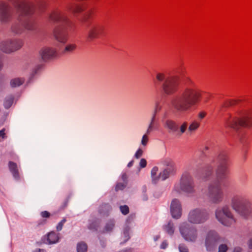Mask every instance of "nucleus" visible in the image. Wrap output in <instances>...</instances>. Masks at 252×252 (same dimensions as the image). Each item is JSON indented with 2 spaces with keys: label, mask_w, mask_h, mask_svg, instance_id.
<instances>
[{
  "label": "nucleus",
  "mask_w": 252,
  "mask_h": 252,
  "mask_svg": "<svg viewBox=\"0 0 252 252\" xmlns=\"http://www.w3.org/2000/svg\"><path fill=\"white\" fill-rule=\"evenodd\" d=\"M24 79L22 78H15L10 80V84L12 88H16L22 85Z\"/></svg>",
  "instance_id": "nucleus-28"
},
{
  "label": "nucleus",
  "mask_w": 252,
  "mask_h": 252,
  "mask_svg": "<svg viewBox=\"0 0 252 252\" xmlns=\"http://www.w3.org/2000/svg\"><path fill=\"white\" fill-rule=\"evenodd\" d=\"M148 141V138L147 136L145 134L142 136L141 140V144L143 146H146Z\"/></svg>",
  "instance_id": "nucleus-47"
},
{
  "label": "nucleus",
  "mask_w": 252,
  "mask_h": 252,
  "mask_svg": "<svg viewBox=\"0 0 252 252\" xmlns=\"http://www.w3.org/2000/svg\"><path fill=\"white\" fill-rule=\"evenodd\" d=\"M180 232L184 239L188 241L194 242L197 238L196 228L186 222L182 223L179 228Z\"/></svg>",
  "instance_id": "nucleus-12"
},
{
  "label": "nucleus",
  "mask_w": 252,
  "mask_h": 252,
  "mask_svg": "<svg viewBox=\"0 0 252 252\" xmlns=\"http://www.w3.org/2000/svg\"><path fill=\"white\" fill-rule=\"evenodd\" d=\"M126 178V174H124L122 175V178L124 180Z\"/></svg>",
  "instance_id": "nucleus-62"
},
{
  "label": "nucleus",
  "mask_w": 252,
  "mask_h": 252,
  "mask_svg": "<svg viewBox=\"0 0 252 252\" xmlns=\"http://www.w3.org/2000/svg\"><path fill=\"white\" fill-rule=\"evenodd\" d=\"M206 195L209 201L215 204H220L223 200L224 192L219 183L209 184Z\"/></svg>",
  "instance_id": "nucleus-11"
},
{
  "label": "nucleus",
  "mask_w": 252,
  "mask_h": 252,
  "mask_svg": "<svg viewBox=\"0 0 252 252\" xmlns=\"http://www.w3.org/2000/svg\"><path fill=\"white\" fill-rule=\"evenodd\" d=\"M170 212L172 217L178 219L181 217L182 208L180 201L177 199H174L171 203Z\"/></svg>",
  "instance_id": "nucleus-18"
},
{
  "label": "nucleus",
  "mask_w": 252,
  "mask_h": 252,
  "mask_svg": "<svg viewBox=\"0 0 252 252\" xmlns=\"http://www.w3.org/2000/svg\"><path fill=\"white\" fill-rule=\"evenodd\" d=\"M228 156L226 151H220L217 155L216 160L217 165L215 170L216 179L219 182H221L228 177Z\"/></svg>",
  "instance_id": "nucleus-6"
},
{
  "label": "nucleus",
  "mask_w": 252,
  "mask_h": 252,
  "mask_svg": "<svg viewBox=\"0 0 252 252\" xmlns=\"http://www.w3.org/2000/svg\"><path fill=\"white\" fill-rule=\"evenodd\" d=\"M162 164L168 167H174V163L171 158H165L161 161Z\"/></svg>",
  "instance_id": "nucleus-31"
},
{
  "label": "nucleus",
  "mask_w": 252,
  "mask_h": 252,
  "mask_svg": "<svg viewBox=\"0 0 252 252\" xmlns=\"http://www.w3.org/2000/svg\"><path fill=\"white\" fill-rule=\"evenodd\" d=\"M120 209L121 213L124 215L129 213V208L127 205L121 206Z\"/></svg>",
  "instance_id": "nucleus-40"
},
{
  "label": "nucleus",
  "mask_w": 252,
  "mask_h": 252,
  "mask_svg": "<svg viewBox=\"0 0 252 252\" xmlns=\"http://www.w3.org/2000/svg\"><path fill=\"white\" fill-rule=\"evenodd\" d=\"M174 190L179 193L185 192L192 194L195 192V185L194 179L188 171L183 173L180 180V183L174 186Z\"/></svg>",
  "instance_id": "nucleus-8"
},
{
  "label": "nucleus",
  "mask_w": 252,
  "mask_h": 252,
  "mask_svg": "<svg viewBox=\"0 0 252 252\" xmlns=\"http://www.w3.org/2000/svg\"><path fill=\"white\" fill-rule=\"evenodd\" d=\"M5 84V79L2 75H0V91L2 90Z\"/></svg>",
  "instance_id": "nucleus-44"
},
{
  "label": "nucleus",
  "mask_w": 252,
  "mask_h": 252,
  "mask_svg": "<svg viewBox=\"0 0 252 252\" xmlns=\"http://www.w3.org/2000/svg\"><path fill=\"white\" fill-rule=\"evenodd\" d=\"M217 220L222 225L230 227L236 222V219L230 206L224 205L218 207L215 211Z\"/></svg>",
  "instance_id": "nucleus-7"
},
{
  "label": "nucleus",
  "mask_w": 252,
  "mask_h": 252,
  "mask_svg": "<svg viewBox=\"0 0 252 252\" xmlns=\"http://www.w3.org/2000/svg\"><path fill=\"white\" fill-rule=\"evenodd\" d=\"M156 120V116L152 115L149 125L147 129L146 134H149L154 128V124Z\"/></svg>",
  "instance_id": "nucleus-35"
},
{
  "label": "nucleus",
  "mask_w": 252,
  "mask_h": 252,
  "mask_svg": "<svg viewBox=\"0 0 252 252\" xmlns=\"http://www.w3.org/2000/svg\"><path fill=\"white\" fill-rule=\"evenodd\" d=\"M104 26L101 24H93L88 27L87 29L88 38L90 41H92L95 38H98L101 35L104 31Z\"/></svg>",
  "instance_id": "nucleus-15"
},
{
  "label": "nucleus",
  "mask_w": 252,
  "mask_h": 252,
  "mask_svg": "<svg viewBox=\"0 0 252 252\" xmlns=\"http://www.w3.org/2000/svg\"><path fill=\"white\" fill-rule=\"evenodd\" d=\"M133 160H131V161H130L128 164H127V167H130L131 166H132L133 165Z\"/></svg>",
  "instance_id": "nucleus-60"
},
{
  "label": "nucleus",
  "mask_w": 252,
  "mask_h": 252,
  "mask_svg": "<svg viewBox=\"0 0 252 252\" xmlns=\"http://www.w3.org/2000/svg\"><path fill=\"white\" fill-rule=\"evenodd\" d=\"M224 239L214 230L208 231L206 234L205 240V246L208 251H213L217 247L219 243L223 242Z\"/></svg>",
  "instance_id": "nucleus-13"
},
{
  "label": "nucleus",
  "mask_w": 252,
  "mask_h": 252,
  "mask_svg": "<svg viewBox=\"0 0 252 252\" xmlns=\"http://www.w3.org/2000/svg\"><path fill=\"white\" fill-rule=\"evenodd\" d=\"M66 221V219L64 218L60 222H59L56 227L57 230L58 231H61Z\"/></svg>",
  "instance_id": "nucleus-41"
},
{
  "label": "nucleus",
  "mask_w": 252,
  "mask_h": 252,
  "mask_svg": "<svg viewBox=\"0 0 252 252\" xmlns=\"http://www.w3.org/2000/svg\"><path fill=\"white\" fill-rule=\"evenodd\" d=\"M213 167L211 165H204L202 163H198L195 167L196 176L203 180H207L213 172Z\"/></svg>",
  "instance_id": "nucleus-16"
},
{
  "label": "nucleus",
  "mask_w": 252,
  "mask_h": 252,
  "mask_svg": "<svg viewBox=\"0 0 252 252\" xmlns=\"http://www.w3.org/2000/svg\"><path fill=\"white\" fill-rule=\"evenodd\" d=\"M88 249L87 244L84 242H80L77 244V252H86Z\"/></svg>",
  "instance_id": "nucleus-30"
},
{
  "label": "nucleus",
  "mask_w": 252,
  "mask_h": 252,
  "mask_svg": "<svg viewBox=\"0 0 252 252\" xmlns=\"http://www.w3.org/2000/svg\"><path fill=\"white\" fill-rule=\"evenodd\" d=\"M90 14H91L90 11L86 12L82 18V21L84 22H87L90 16Z\"/></svg>",
  "instance_id": "nucleus-46"
},
{
  "label": "nucleus",
  "mask_w": 252,
  "mask_h": 252,
  "mask_svg": "<svg viewBox=\"0 0 252 252\" xmlns=\"http://www.w3.org/2000/svg\"><path fill=\"white\" fill-rule=\"evenodd\" d=\"M49 23L55 25L53 35L58 41L65 43L67 40L66 27L70 21L65 12L55 10L49 14L48 17Z\"/></svg>",
  "instance_id": "nucleus-3"
},
{
  "label": "nucleus",
  "mask_w": 252,
  "mask_h": 252,
  "mask_svg": "<svg viewBox=\"0 0 252 252\" xmlns=\"http://www.w3.org/2000/svg\"><path fill=\"white\" fill-rule=\"evenodd\" d=\"M100 225V221L98 220H95L90 223L88 228L90 230H96Z\"/></svg>",
  "instance_id": "nucleus-36"
},
{
  "label": "nucleus",
  "mask_w": 252,
  "mask_h": 252,
  "mask_svg": "<svg viewBox=\"0 0 252 252\" xmlns=\"http://www.w3.org/2000/svg\"><path fill=\"white\" fill-rule=\"evenodd\" d=\"M125 187V186L123 183H118L116 186V190H122Z\"/></svg>",
  "instance_id": "nucleus-50"
},
{
  "label": "nucleus",
  "mask_w": 252,
  "mask_h": 252,
  "mask_svg": "<svg viewBox=\"0 0 252 252\" xmlns=\"http://www.w3.org/2000/svg\"><path fill=\"white\" fill-rule=\"evenodd\" d=\"M13 100L14 97L12 95H8L6 97L3 103V105L5 108L8 109L10 108L13 103Z\"/></svg>",
  "instance_id": "nucleus-29"
},
{
  "label": "nucleus",
  "mask_w": 252,
  "mask_h": 252,
  "mask_svg": "<svg viewBox=\"0 0 252 252\" xmlns=\"http://www.w3.org/2000/svg\"><path fill=\"white\" fill-rule=\"evenodd\" d=\"M209 219V211L203 208H196L190 210L188 216V221L195 224L204 223Z\"/></svg>",
  "instance_id": "nucleus-10"
},
{
  "label": "nucleus",
  "mask_w": 252,
  "mask_h": 252,
  "mask_svg": "<svg viewBox=\"0 0 252 252\" xmlns=\"http://www.w3.org/2000/svg\"><path fill=\"white\" fill-rule=\"evenodd\" d=\"M205 116H206V113L204 112H201L198 114V117L201 119L204 118Z\"/></svg>",
  "instance_id": "nucleus-55"
},
{
  "label": "nucleus",
  "mask_w": 252,
  "mask_h": 252,
  "mask_svg": "<svg viewBox=\"0 0 252 252\" xmlns=\"http://www.w3.org/2000/svg\"><path fill=\"white\" fill-rule=\"evenodd\" d=\"M143 194L142 195V199L143 201H146L148 200V196L146 194V188L145 187H143L142 188Z\"/></svg>",
  "instance_id": "nucleus-45"
},
{
  "label": "nucleus",
  "mask_w": 252,
  "mask_h": 252,
  "mask_svg": "<svg viewBox=\"0 0 252 252\" xmlns=\"http://www.w3.org/2000/svg\"><path fill=\"white\" fill-rule=\"evenodd\" d=\"M164 128L167 130L168 133L175 134L179 129L177 123L171 119H167L163 121Z\"/></svg>",
  "instance_id": "nucleus-19"
},
{
  "label": "nucleus",
  "mask_w": 252,
  "mask_h": 252,
  "mask_svg": "<svg viewBox=\"0 0 252 252\" xmlns=\"http://www.w3.org/2000/svg\"><path fill=\"white\" fill-rule=\"evenodd\" d=\"M158 171V168L156 166L154 167L151 170V177L152 179V181L154 184L157 183V182L159 180V179H158V176H156Z\"/></svg>",
  "instance_id": "nucleus-34"
},
{
  "label": "nucleus",
  "mask_w": 252,
  "mask_h": 252,
  "mask_svg": "<svg viewBox=\"0 0 252 252\" xmlns=\"http://www.w3.org/2000/svg\"><path fill=\"white\" fill-rule=\"evenodd\" d=\"M176 170L174 167H167L161 172L158 175V179L162 181L165 180L168 178L170 175L175 174Z\"/></svg>",
  "instance_id": "nucleus-21"
},
{
  "label": "nucleus",
  "mask_w": 252,
  "mask_h": 252,
  "mask_svg": "<svg viewBox=\"0 0 252 252\" xmlns=\"http://www.w3.org/2000/svg\"><path fill=\"white\" fill-rule=\"evenodd\" d=\"M156 79L160 85L162 92L166 95H171L177 92L180 84V76L178 74L166 75L158 73Z\"/></svg>",
  "instance_id": "nucleus-5"
},
{
  "label": "nucleus",
  "mask_w": 252,
  "mask_h": 252,
  "mask_svg": "<svg viewBox=\"0 0 252 252\" xmlns=\"http://www.w3.org/2000/svg\"><path fill=\"white\" fill-rule=\"evenodd\" d=\"M111 210L110 205L108 203H104L100 206L98 210L99 213L103 215H107Z\"/></svg>",
  "instance_id": "nucleus-26"
},
{
  "label": "nucleus",
  "mask_w": 252,
  "mask_h": 252,
  "mask_svg": "<svg viewBox=\"0 0 252 252\" xmlns=\"http://www.w3.org/2000/svg\"><path fill=\"white\" fill-rule=\"evenodd\" d=\"M84 10V7L80 4L73 3L71 4L68 7V11L75 14L79 13Z\"/></svg>",
  "instance_id": "nucleus-23"
},
{
  "label": "nucleus",
  "mask_w": 252,
  "mask_h": 252,
  "mask_svg": "<svg viewBox=\"0 0 252 252\" xmlns=\"http://www.w3.org/2000/svg\"><path fill=\"white\" fill-rule=\"evenodd\" d=\"M158 238L159 236H157L156 238H155V241H157Z\"/></svg>",
  "instance_id": "nucleus-64"
},
{
  "label": "nucleus",
  "mask_w": 252,
  "mask_h": 252,
  "mask_svg": "<svg viewBox=\"0 0 252 252\" xmlns=\"http://www.w3.org/2000/svg\"><path fill=\"white\" fill-rule=\"evenodd\" d=\"M143 154V151L141 149H138V150L136 151V153L135 154L134 157L136 158H139L140 157H141Z\"/></svg>",
  "instance_id": "nucleus-49"
},
{
  "label": "nucleus",
  "mask_w": 252,
  "mask_h": 252,
  "mask_svg": "<svg viewBox=\"0 0 252 252\" xmlns=\"http://www.w3.org/2000/svg\"><path fill=\"white\" fill-rule=\"evenodd\" d=\"M5 129L3 128L1 130H0V137H1L2 138H5Z\"/></svg>",
  "instance_id": "nucleus-56"
},
{
  "label": "nucleus",
  "mask_w": 252,
  "mask_h": 252,
  "mask_svg": "<svg viewBox=\"0 0 252 252\" xmlns=\"http://www.w3.org/2000/svg\"><path fill=\"white\" fill-rule=\"evenodd\" d=\"M188 126V124L187 122H184L180 127V130L176 132V135L177 136H181L186 130Z\"/></svg>",
  "instance_id": "nucleus-37"
},
{
  "label": "nucleus",
  "mask_w": 252,
  "mask_h": 252,
  "mask_svg": "<svg viewBox=\"0 0 252 252\" xmlns=\"http://www.w3.org/2000/svg\"><path fill=\"white\" fill-rule=\"evenodd\" d=\"M39 54L42 60L46 61L55 57L56 51L53 48L44 47L40 50Z\"/></svg>",
  "instance_id": "nucleus-20"
},
{
  "label": "nucleus",
  "mask_w": 252,
  "mask_h": 252,
  "mask_svg": "<svg viewBox=\"0 0 252 252\" xmlns=\"http://www.w3.org/2000/svg\"><path fill=\"white\" fill-rule=\"evenodd\" d=\"M77 45L75 43H69L66 44L62 50L63 54L69 55L74 52L76 50Z\"/></svg>",
  "instance_id": "nucleus-24"
},
{
  "label": "nucleus",
  "mask_w": 252,
  "mask_h": 252,
  "mask_svg": "<svg viewBox=\"0 0 252 252\" xmlns=\"http://www.w3.org/2000/svg\"><path fill=\"white\" fill-rule=\"evenodd\" d=\"M22 45L23 42L20 39H6L0 42V49L5 53L9 54L19 50Z\"/></svg>",
  "instance_id": "nucleus-14"
},
{
  "label": "nucleus",
  "mask_w": 252,
  "mask_h": 252,
  "mask_svg": "<svg viewBox=\"0 0 252 252\" xmlns=\"http://www.w3.org/2000/svg\"><path fill=\"white\" fill-rule=\"evenodd\" d=\"M249 247L250 249H252V238L250 239L248 242Z\"/></svg>",
  "instance_id": "nucleus-57"
},
{
  "label": "nucleus",
  "mask_w": 252,
  "mask_h": 252,
  "mask_svg": "<svg viewBox=\"0 0 252 252\" xmlns=\"http://www.w3.org/2000/svg\"><path fill=\"white\" fill-rule=\"evenodd\" d=\"M115 227V221L113 220H108L103 229V232L107 233L111 232Z\"/></svg>",
  "instance_id": "nucleus-27"
},
{
  "label": "nucleus",
  "mask_w": 252,
  "mask_h": 252,
  "mask_svg": "<svg viewBox=\"0 0 252 252\" xmlns=\"http://www.w3.org/2000/svg\"><path fill=\"white\" fill-rule=\"evenodd\" d=\"M3 67V63L1 58L0 57V70L2 69Z\"/></svg>",
  "instance_id": "nucleus-59"
},
{
  "label": "nucleus",
  "mask_w": 252,
  "mask_h": 252,
  "mask_svg": "<svg viewBox=\"0 0 252 252\" xmlns=\"http://www.w3.org/2000/svg\"><path fill=\"white\" fill-rule=\"evenodd\" d=\"M12 12L9 5L3 2H0V21L7 23L12 19Z\"/></svg>",
  "instance_id": "nucleus-17"
},
{
  "label": "nucleus",
  "mask_w": 252,
  "mask_h": 252,
  "mask_svg": "<svg viewBox=\"0 0 252 252\" xmlns=\"http://www.w3.org/2000/svg\"><path fill=\"white\" fill-rule=\"evenodd\" d=\"M33 252H44L43 249H37L35 250Z\"/></svg>",
  "instance_id": "nucleus-58"
},
{
  "label": "nucleus",
  "mask_w": 252,
  "mask_h": 252,
  "mask_svg": "<svg viewBox=\"0 0 252 252\" xmlns=\"http://www.w3.org/2000/svg\"><path fill=\"white\" fill-rule=\"evenodd\" d=\"M8 167L13 177L17 180H19L20 176L17 164L13 161H9L8 162Z\"/></svg>",
  "instance_id": "nucleus-22"
},
{
  "label": "nucleus",
  "mask_w": 252,
  "mask_h": 252,
  "mask_svg": "<svg viewBox=\"0 0 252 252\" xmlns=\"http://www.w3.org/2000/svg\"><path fill=\"white\" fill-rule=\"evenodd\" d=\"M168 244L166 241H163L161 245H160V248L161 249H165L167 247Z\"/></svg>",
  "instance_id": "nucleus-54"
},
{
  "label": "nucleus",
  "mask_w": 252,
  "mask_h": 252,
  "mask_svg": "<svg viewBox=\"0 0 252 252\" xmlns=\"http://www.w3.org/2000/svg\"><path fill=\"white\" fill-rule=\"evenodd\" d=\"M164 229L168 234L170 235H172L174 232L173 223L171 221H169L168 223L165 226Z\"/></svg>",
  "instance_id": "nucleus-33"
},
{
  "label": "nucleus",
  "mask_w": 252,
  "mask_h": 252,
  "mask_svg": "<svg viewBox=\"0 0 252 252\" xmlns=\"http://www.w3.org/2000/svg\"><path fill=\"white\" fill-rule=\"evenodd\" d=\"M139 165L141 168L145 167L147 165V161H146V159L144 158H142L140 160Z\"/></svg>",
  "instance_id": "nucleus-51"
},
{
  "label": "nucleus",
  "mask_w": 252,
  "mask_h": 252,
  "mask_svg": "<svg viewBox=\"0 0 252 252\" xmlns=\"http://www.w3.org/2000/svg\"><path fill=\"white\" fill-rule=\"evenodd\" d=\"M13 5L18 15L17 21L12 24L11 32L15 34H20L24 28L29 31L34 29V23L31 18L33 13L34 6L31 2L25 0H13Z\"/></svg>",
  "instance_id": "nucleus-1"
},
{
  "label": "nucleus",
  "mask_w": 252,
  "mask_h": 252,
  "mask_svg": "<svg viewBox=\"0 0 252 252\" xmlns=\"http://www.w3.org/2000/svg\"><path fill=\"white\" fill-rule=\"evenodd\" d=\"M178 249L179 252H189L188 247L184 244H181L179 245Z\"/></svg>",
  "instance_id": "nucleus-39"
},
{
  "label": "nucleus",
  "mask_w": 252,
  "mask_h": 252,
  "mask_svg": "<svg viewBox=\"0 0 252 252\" xmlns=\"http://www.w3.org/2000/svg\"><path fill=\"white\" fill-rule=\"evenodd\" d=\"M208 149H209V147L208 146H205L204 150L206 151V150H208Z\"/></svg>",
  "instance_id": "nucleus-63"
},
{
  "label": "nucleus",
  "mask_w": 252,
  "mask_h": 252,
  "mask_svg": "<svg viewBox=\"0 0 252 252\" xmlns=\"http://www.w3.org/2000/svg\"><path fill=\"white\" fill-rule=\"evenodd\" d=\"M124 236L125 237V241L124 242H126L129 239V228H126L124 231Z\"/></svg>",
  "instance_id": "nucleus-43"
},
{
  "label": "nucleus",
  "mask_w": 252,
  "mask_h": 252,
  "mask_svg": "<svg viewBox=\"0 0 252 252\" xmlns=\"http://www.w3.org/2000/svg\"><path fill=\"white\" fill-rule=\"evenodd\" d=\"M225 125L226 127L231 128L237 132L241 127H251L252 120L248 116L238 117L230 115L229 118L225 119Z\"/></svg>",
  "instance_id": "nucleus-9"
},
{
  "label": "nucleus",
  "mask_w": 252,
  "mask_h": 252,
  "mask_svg": "<svg viewBox=\"0 0 252 252\" xmlns=\"http://www.w3.org/2000/svg\"><path fill=\"white\" fill-rule=\"evenodd\" d=\"M228 247L226 244H220L219 247L218 252H226Z\"/></svg>",
  "instance_id": "nucleus-42"
},
{
  "label": "nucleus",
  "mask_w": 252,
  "mask_h": 252,
  "mask_svg": "<svg viewBox=\"0 0 252 252\" xmlns=\"http://www.w3.org/2000/svg\"><path fill=\"white\" fill-rule=\"evenodd\" d=\"M41 216L43 218H49L50 216V214L48 211H45L41 212Z\"/></svg>",
  "instance_id": "nucleus-52"
},
{
  "label": "nucleus",
  "mask_w": 252,
  "mask_h": 252,
  "mask_svg": "<svg viewBox=\"0 0 252 252\" xmlns=\"http://www.w3.org/2000/svg\"><path fill=\"white\" fill-rule=\"evenodd\" d=\"M240 99H230L222 104V107H227L236 105L238 102H240Z\"/></svg>",
  "instance_id": "nucleus-32"
},
{
  "label": "nucleus",
  "mask_w": 252,
  "mask_h": 252,
  "mask_svg": "<svg viewBox=\"0 0 252 252\" xmlns=\"http://www.w3.org/2000/svg\"><path fill=\"white\" fill-rule=\"evenodd\" d=\"M41 67V65H40L36 66L32 71L33 75L36 74L37 73L38 71L40 69Z\"/></svg>",
  "instance_id": "nucleus-53"
},
{
  "label": "nucleus",
  "mask_w": 252,
  "mask_h": 252,
  "mask_svg": "<svg viewBox=\"0 0 252 252\" xmlns=\"http://www.w3.org/2000/svg\"><path fill=\"white\" fill-rule=\"evenodd\" d=\"M59 239L58 234L55 232H51L48 234L47 241L49 244H55L58 242Z\"/></svg>",
  "instance_id": "nucleus-25"
},
{
  "label": "nucleus",
  "mask_w": 252,
  "mask_h": 252,
  "mask_svg": "<svg viewBox=\"0 0 252 252\" xmlns=\"http://www.w3.org/2000/svg\"><path fill=\"white\" fill-rule=\"evenodd\" d=\"M200 97L201 94L197 89L187 87L173 96L170 103L175 111L184 113L195 106L199 102Z\"/></svg>",
  "instance_id": "nucleus-2"
},
{
  "label": "nucleus",
  "mask_w": 252,
  "mask_h": 252,
  "mask_svg": "<svg viewBox=\"0 0 252 252\" xmlns=\"http://www.w3.org/2000/svg\"><path fill=\"white\" fill-rule=\"evenodd\" d=\"M199 125V123L196 121H194L189 125L188 128V130L190 132L194 131L198 128Z\"/></svg>",
  "instance_id": "nucleus-38"
},
{
  "label": "nucleus",
  "mask_w": 252,
  "mask_h": 252,
  "mask_svg": "<svg viewBox=\"0 0 252 252\" xmlns=\"http://www.w3.org/2000/svg\"><path fill=\"white\" fill-rule=\"evenodd\" d=\"M161 109V106H159L158 103H157L153 115L156 116L157 113L159 111H160Z\"/></svg>",
  "instance_id": "nucleus-48"
},
{
  "label": "nucleus",
  "mask_w": 252,
  "mask_h": 252,
  "mask_svg": "<svg viewBox=\"0 0 252 252\" xmlns=\"http://www.w3.org/2000/svg\"><path fill=\"white\" fill-rule=\"evenodd\" d=\"M46 223V220H42V222L41 223H39L38 224L39 225H40V224H45Z\"/></svg>",
  "instance_id": "nucleus-61"
},
{
  "label": "nucleus",
  "mask_w": 252,
  "mask_h": 252,
  "mask_svg": "<svg viewBox=\"0 0 252 252\" xmlns=\"http://www.w3.org/2000/svg\"><path fill=\"white\" fill-rule=\"evenodd\" d=\"M230 205L232 209L243 218L248 219L252 214L251 200L242 194L233 195L230 199Z\"/></svg>",
  "instance_id": "nucleus-4"
}]
</instances>
